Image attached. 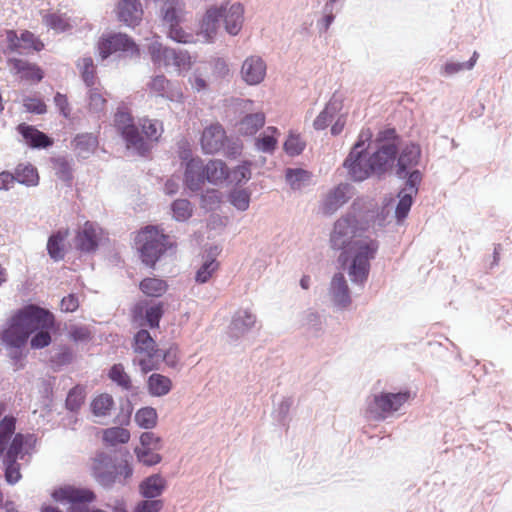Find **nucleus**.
Segmentation results:
<instances>
[{
    "label": "nucleus",
    "mask_w": 512,
    "mask_h": 512,
    "mask_svg": "<svg viewBox=\"0 0 512 512\" xmlns=\"http://www.w3.org/2000/svg\"><path fill=\"white\" fill-rule=\"evenodd\" d=\"M330 243L334 249L342 250L340 261L346 263L351 259L349 275L352 281L363 283L369 274L370 260L374 259L378 250V242L368 237L358 238L357 220L347 216L335 222Z\"/></svg>",
    "instance_id": "nucleus-1"
},
{
    "label": "nucleus",
    "mask_w": 512,
    "mask_h": 512,
    "mask_svg": "<svg viewBox=\"0 0 512 512\" xmlns=\"http://www.w3.org/2000/svg\"><path fill=\"white\" fill-rule=\"evenodd\" d=\"M16 418L5 416L0 421V457L4 452L5 479L9 484H15L21 479L18 459L28 453L25 448L31 436L15 433Z\"/></svg>",
    "instance_id": "nucleus-2"
},
{
    "label": "nucleus",
    "mask_w": 512,
    "mask_h": 512,
    "mask_svg": "<svg viewBox=\"0 0 512 512\" xmlns=\"http://www.w3.org/2000/svg\"><path fill=\"white\" fill-rule=\"evenodd\" d=\"M90 472L99 485L110 488L116 483L125 484L133 469L127 462L117 465L110 455L98 452L91 459Z\"/></svg>",
    "instance_id": "nucleus-3"
},
{
    "label": "nucleus",
    "mask_w": 512,
    "mask_h": 512,
    "mask_svg": "<svg viewBox=\"0 0 512 512\" xmlns=\"http://www.w3.org/2000/svg\"><path fill=\"white\" fill-rule=\"evenodd\" d=\"M135 243L143 263L150 267H153L159 258L174 246L170 237L156 226H146L140 230L135 237Z\"/></svg>",
    "instance_id": "nucleus-4"
},
{
    "label": "nucleus",
    "mask_w": 512,
    "mask_h": 512,
    "mask_svg": "<svg viewBox=\"0 0 512 512\" xmlns=\"http://www.w3.org/2000/svg\"><path fill=\"white\" fill-rule=\"evenodd\" d=\"M380 140L386 141L376 152L368 156L374 170V174L381 175L392 168L397 148V134L395 129H386L380 133Z\"/></svg>",
    "instance_id": "nucleus-5"
},
{
    "label": "nucleus",
    "mask_w": 512,
    "mask_h": 512,
    "mask_svg": "<svg viewBox=\"0 0 512 512\" xmlns=\"http://www.w3.org/2000/svg\"><path fill=\"white\" fill-rule=\"evenodd\" d=\"M410 399V392L388 393L382 392L373 395L368 403L367 413L376 420H383L387 416L400 410Z\"/></svg>",
    "instance_id": "nucleus-6"
},
{
    "label": "nucleus",
    "mask_w": 512,
    "mask_h": 512,
    "mask_svg": "<svg viewBox=\"0 0 512 512\" xmlns=\"http://www.w3.org/2000/svg\"><path fill=\"white\" fill-rule=\"evenodd\" d=\"M12 317L30 334L38 329H53L55 326L54 315L36 305H27L18 310Z\"/></svg>",
    "instance_id": "nucleus-7"
},
{
    "label": "nucleus",
    "mask_w": 512,
    "mask_h": 512,
    "mask_svg": "<svg viewBox=\"0 0 512 512\" xmlns=\"http://www.w3.org/2000/svg\"><path fill=\"white\" fill-rule=\"evenodd\" d=\"M97 50L102 60L117 52L139 56L140 49L134 40L125 33H108L97 42Z\"/></svg>",
    "instance_id": "nucleus-8"
},
{
    "label": "nucleus",
    "mask_w": 512,
    "mask_h": 512,
    "mask_svg": "<svg viewBox=\"0 0 512 512\" xmlns=\"http://www.w3.org/2000/svg\"><path fill=\"white\" fill-rule=\"evenodd\" d=\"M155 2H162L161 6V19L165 26L168 27V35L171 39L187 43L189 35L186 34L180 27L182 21L183 11L180 7L178 0H154Z\"/></svg>",
    "instance_id": "nucleus-9"
},
{
    "label": "nucleus",
    "mask_w": 512,
    "mask_h": 512,
    "mask_svg": "<svg viewBox=\"0 0 512 512\" xmlns=\"http://www.w3.org/2000/svg\"><path fill=\"white\" fill-rule=\"evenodd\" d=\"M364 151V142L358 141L344 162V166L354 181H363L374 174L370 159Z\"/></svg>",
    "instance_id": "nucleus-10"
},
{
    "label": "nucleus",
    "mask_w": 512,
    "mask_h": 512,
    "mask_svg": "<svg viewBox=\"0 0 512 512\" xmlns=\"http://www.w3.org/2000/svg\"><path fill=\"white\" fill-rule=\"evenodd\" d=\"M228 141L226 131L219 123H213L204 128L200 144L206 154H214L220 151Z\"/></svg>",
    "instance_id": "nucleus-11"
},
{
    "label": "nucleus",
    "mask_w": 512,
    "mask_h": 512,
    "mask_svg": "<svg viewBox=\"0 0 512 512\" xmlns=\"http://www.w3.org/2000/svg\"><path fill=\"white\" fill-rule=\"evenodd\" d=\"M143 13L142 4L139 0H120L116 6L118 20L129 27L139 25Z\"/></svg>",
    "instance_id": "nucleus-12"
},
{
    "label": "nucleus",
    "mask_w": 512,
    "mask_h": 512,
    "mask_svg": "<svg viewBox=\"0 0 512 512\" xmlns=\"http://www.w3.org/2000/svg\"><path fill=\"white\" fill-rule=\"evenodd\" d=\"M266 64L259 56H250L246 58L241 67L242 79L248 85H257L261 83L266 76Z\"/></svg>",
    "instance_id": "nucleus-13"
},
{
    "label": "nucleus",
    "mask_w": 512,
    "mask_h": 512,
    "mask_svg": "<svg viewBox=\"0 0 512 512\" xmlns=\"http://www.w3.org/2000/svg\"><path fill=\"white\" fill-rule=\"evenodd\" d=\"M7 63L22 80L38 83L44 77L43 70L35 63L19 58H10Z\"/></svg>",
    "instance_id": "nucleus-14"
},
{
    "label": "nucleus",
    "mask_w": 512,
    "mask_h": 512,
    "mask_svg": "<svg viewBox=\"0 0 512 512\" xmlns=\"http://www.w3.org/2000/svg\"><path fill=\"white\" fill-rule=\"evenodd\" d=\"M421 157V148L419 145L409 143L405 145L398 157L397 176L404 178L408 174V170L417 166Z\"/></svg>",
    "instance_id": "nucleus-15"
},
{
    "label": "nucleus",
    "mask_w": 512,
    "mask_h": 512,
    "mask_svg": "<svg viewBox=\"0 0 512 512\" xmlns=\"http://www.w3.org/2000/svg\"><path fill=\"white\" fill-rule=\"evenodd\" d=\"M57 501H68L73 504L89 503L95 499V494L89 489L75 488L73 486L62 487L52 494Z\"/></svg>",
    "instance_id": "nucleus-16"
},
{
    "label": "nucleus",
    "mask_w": 512,
    "mask_h": 512,
    "mask_svg": "<svg viewBox=\"0 0 512 512\" xmlns=\"http://www.w3.org/2000/svg\"><path fill=\"white\" fill-rule=\"evenodd\" d=\"M223 17V9L218 7L209 8L200 25V35L204 37L206 41H210L217 34L220 28Z\"/></svg>",
    "instance_id": "nucleus-17"
},
{
    "label": "nucleus",
    "mask_w": 512,
    "mask_h": 512,
    "mask_svg": "<svg viewBox=\"0 0 512 512\" xmlns=\"http://www.w3.org/2000/svg\"><path fill=\"white\" fill-rule=\"evenodd\" d=\"M99 234L96 226L87 221L76 235V246L84 252H92L98 246Z\"/></svg>",
    "instance_id": "nucleus-18"
},
{
    "label": "nucleus",
    "mask_w": 512,
    "mask_h": 512,
    "mask_svg": "<svg viewBox=\"0 0 512 512\" xmlns=\"http://www.w3.org/2000/svg\"><path fill=\"white\" fill-rule=\"evenodd\" d=\"M17 131L32 148H46L52 145V140L34 126L21 123L18 125Z\"/></svg>",
    "instance_id": "nucleus-19"
},
{
    "label": "nucleus",
    "mask_w": 512,
    "mask_h": 512,
    "mask_svg": "<svg viewBox=\"0 0 512 512\" xmlns=\"http://www.w3.org/2000/svg\"><path fill=\"white\" fill-rule=\"evenodd\" d=\"M244 8L240 3L232 4L228 9H223L222 21L226 31L231 35H237L242 28Z\"/></svg>",
    "instance_id": "nucleus-20"
},
{
    "label": "nucleus",
    "mask_w": 512,
    "mask_h": 512,
    "mask_svg": "<svg viewBox=\"0 0 512 512\" xmlns=\"http://www.w3.org/2000/svg\"><path fill=\"white\" fill-rule=\"evenodd\" d=\"M342 98L334 94L325 106L324 110L316 117L313 126L316 130H323L328 127L334 116L342 109Z\"/></svg>",
    "instance_id": "nucleus-21"
},
{
    "label": "nucleus",
    "mask_w": 512,
    "mask_h": 512,
    "mask_svg": "<svg viewBox=\"0 0 512 512\" xmlns=\"http://www.w3.org/2000/svg\"><path fill=\"white\" fill-rule=\"evenodd\" d=\"M29 335L30 333L11 317L9 326L3 332L2 339L6 344L20 348L26 343Z\"/></svg>",
    "instance_id": "nucleus-22"
},
{
    "label": "nucleus",
    "mask_w": 512,
    "mask_h": 512,
    "mask_svg": "<svg viewBox=\"0 0 512 512\" xmlns=\"http://www.w3.org/2000/svg\"><path fill=\"white\" fill-rule=\"evenodd\" d=\"M204 167L200 158L191 159L186 163L185 182L192 191L198 190L204 182Z\"/></svg>",
    "instance_id": "nucleus-23"
},
{
    "label": "nucleus",
    "mask_w": 512,
    "mask_h": 512,
    "mask_svg": "<svg viewBox=\"0 0 512 512\" xmlns=\"http://www.w3.org/2000/svg\"><path fill=\"white\" fill-rule=\"evenodd\" d=\"M76 67L79 71L81 79L87 87L100 84L99 78L97 76V67L94 64L92 57L85 56L79 58L76 62Z\"/></svg>",
    "instance_id": "nucleus-24"
},
{
    "label": "nucleus",
    "mask_w": 512,
    "mask_h": 512,
    "mask_svg": "<svg viewBox=\"0 0 512 512\" xmlns=\"http://www.w3.org/2000/svg\"><path fill=\"white\" fill-rule=\"evenodd\" d=\"M348 185L340 184L330 191L323 203V211L331 214L348 200Z\"/></svg>",
    "instance_id": "nucleus-25"
},
{
    "label": "nucleus",
    "mask_w": 512,
    "mask_h": 512,
    "mask_svg": "<svg viewBox=\"0 0 512 512\" xmlns=\"http://www.w3.org/2000/svg\"><path fill=\"white\" fill-rule=\"evenodd\" d=\"M121 136L126 142L128 148H134L141 155H145L150 151L149 144L140 135L139 130L135 124L127 127L122 132Z\"/></svg>",
    "instance_id": "nucleus-26"
},
{
    "label": "nucleus",
    "mask_w": 512,
    "mask_h": 512,
    "mask_svg": "<svg viewBox=\"0 0 512 512\" xmlns=\"http://www.w3.org/2000/svg\"><path fill=\"white\" fill-rule=\"evenodd\" d=\"M134 364L138 365L144 374L158 370L161 363V350L134 352Z\"/></svg>",
    "instance_id": "nucleus-27"
},
{
    "label": "nucleus",
    "mask_w": 512,
    "mask_h": 512,
    "mask_svg": "<svg viewBox=\"0 0 512 512\" xmlns=\"http://www.w3.org/2000/svg\"><path fill=\"white\" fill-rule=\"evenodd\" d=\"M265 114L262 112L248 114L238 123V132L244 136H252L265 124Z\"/></svg>",
    "instance_id": "nucleus-28"
},
{
    "label": "nucleus",
    "mask_w": 512,
    "mask_h": 512,
    "mask_svg": "<svg viewBox=\"0 0 512 512\" xmlns=\"http://www.w3.org/2000/svg\"><path fill=\"white\" fill-rule=\"evenodd\" d=\"M151 60L158 66H173L174 49L165 47L161 43L154 42L148 47Z\"/></svg>",
    "instance_id": "nucleus-29"
},
{
    "label": "nucleus",
    "mask_w": 512,
    "mask_h": 512,
    "mask_svg": "<svg viewBox=\"0 0 512 512\" xmlns=\"http://www.w3.org/2000/svg\"><path fill=\"white\" fill-rule=\"evenodd\" d=\"M331 290L337 305L346 307L350 303L349 290L343 274L339 273L333 277Z\"/></svg>",
    "instance_id": "nucleus-30"
},
{
    "label": "nucleus",
    "mask_w": 512,
    "mask_h": 512,
    "mask_svg": "<svg viewBox=\"0 0 512 512\" xmlns=\"http://www.w3.org/2000/svg\"><path fill=\"white\" fill-rule=\"evenodd\" d=\"M165 487V479L159 474H154L146 478L140 484V491L141 494L146 498H155L161 495Z\"/></svg>",
    "instance_id": "nucleus-31"
},
{
    "label": "nucleus",
    "mask_w": 512,
    "mask_h": 512,
    "mask_svg": "<svg viewBox=\"0 0 512 512\" xmlns=\"http://www.w3.org/2000/svg\"><path fill=\"white\" fill-rule=\"evenodd\" d=\"M130 436L129 430L123 427H110L102 430V440L107 447L126 444L130 440Z\"/></svg>",
    "instance_id": "nucleus-32"
},
{
    "label": "nucleus",
    "mask_w": 512,
    "mask_h": 512,
    "mask_svg": "<svg viewBox=\"0 0 512 512\" xmlns=\"http://www.w3.org/2000/svg\"><path fill=\"white\" fill-rule=\"evenodd\" d=\"M87 108L90 113L100 115L104 113L107 100L103 95L101 84L88 87Z\"/></svg>",
    "instance_id": "nucleus-33"
},
{
    "label": "nucleus",
    "mask_w": 512,
    "mask_h": 512,
    "mask_svg": "<svg viewBox=\"0 0 512 512\" xmlns=\"http://www.w3.org/2000/svg\"><path fill=\"white\" fill-rule=\"evenodd\" d=\"M115 405L113 397L108 393H101L93 398L90 409L96 417H106L111 414Z\"/></svg>",
    "instance_id": "nucleus-34"
},
{
    "label": "nucleus",
    "mask_w": 512,
    "mask_h": 512,
    "mask_svg": "<svg viewBox=\"0 0 512 512\" xmlns=\"http://www.w3.org/2000/svg\"><path fill=\"white\" fill-rule=\"evenodd\" d=\"M204 176L209 182L218 183L229 177L227 165L222 160H211L204 168Z\"/></svg>",
    "instance_id": "nucleus-35"
},
{
    "label": "nucleus",
    "mask_w": 512,
    "mask_h": 512,
    "mask_svg": "<svg viewBox=\"0 0 512 512\" xmlns=\"http://www.w3.org/2000/svg\"><path fill=\"white\" fill-rule=\"evenodd\" d=\"M148 391L153 396H164L172 388V381L169 377L154 373L149 376L147 381Z\"/></svg>",
    "instance_id": "nucleus-36"
},
{
    "label": "nucleus",
    "mask_w": 512,
    "mask_h": 512,
    "mask_svg": "<svg viewBox=\"0 0 512 512\" xmlns=\"http://www.w3.org/2000/svg\"><path fill=\"white\" fill-rule=\"evenodd\" d=\"M69 232L58 231L57 233L50 236L47 243V251L52 259L55 261L62 260L64 258V241L67 238Z\"/></svg>",
    "instance_id": "nucleus-37"
},
{
    "label": "nucleus",
    "mask_w": 512,
    "mask_h": 512,
    "mask_svg": "<svg viewBox=\"0 0 512 512\" xmlns=\"http://www.w3.org/2000/svg\"><path fill=\"white\" fill-rule=\"evenodd\" d=\"M139 288L148 297H161L167 291L168 285L162 279L148 277L140 282Z\"/></svg>",
    "instance_id": "nucleus-38"
},
{
    "label": "nucleus",
    "mask_w": 512,
    "mask_h": 512,
    "mask_svg": "<svg viewBox=\"0 0 512 512\" xmlns=\"http://www.w3.org/2000/svg\"><path fill=\"white\" fill-rule=\"evenodd\" d=\"M14 175L16 181L26 186H36L39 182L37 169L31 164H19Z\"/></svg>",
    "instance_id": "nucleus-39"
},
{
    "label": "nucleus",
    "mask_w": 512,
    "mask_h": 512,
    "mask_svg": "<svg viewBox=\"0 0 512 512\" xmlns=\"http://www.w3.org/2000/svg\"><path fill=\"white\" fill-rule=\"evenodd\" d=\"M151 93L157 96L172 99L174 92L172 89V83L164 76L157 75L148 84Z\"/></svg>",
    "instance_id": "nucleus-40"
},
{
    "label": "nucleus",
    "mask_w": 512,
    "mask_h": 512,
    "mask_svg": "<svg viewBox=\"0 0 512 512\" xmlns=\"http://www.w3.org/2000/svg\"><path fill=\"white\" fill-rule=\"evenodd\" d=\"M133 351H154L158 350L156 341L151 337L147 330L141 329L135 335L133 339Z\"/></svg>",
    "instance_id": "nucleus-41"
},
{
    "label": "nucleus",
    "mask_w": 512,
    "mask_h": 512,
    "mask_svg": "<svg viewBox=\"0 0 512 512\" xmlns=\"http://www.w3.org/2000/svg\"><path fill=\"white\" fill-rule=\"evenodd\" d=\"M20 49L26 52H40L44 49L43 41L29 30H23L20 34Z\"/></svg>",
    "instance_id": "nucleus-42"
},
{
    "label": "nucleus",
    "mask_w": 512,
    "mask_h": 512,
    "mask_svg": "<svg viewBox=\"0 0 512 512\" xmlns=\"http://www.w3.org/2000/svg\"><path fill=\"white\" fill-rule=\"evenodd\" d=\"M140 125L142 132L150 141L157 142L164 131L163 123L159 120L144 118L141 120Z\"/></svg>",
    "instance_id": "nucleus-43"
},
{
    "label": "nucleus",
    "mask_w": 512,
    "mask_h": 512,
    "mask_svg": "<svg viewBox=\"0 0 512 512\" xmlns=\"http://www.w3.org/2000/svg\"><path fill=\"white\" fill-rule=\"evenodd\" d=\"M157 412L152 407L139 409L135 414V422L144 429H151L157 424Z\"/></svg>",
    "instance_id": "nucleus-44"
},
{
    "label": "nucleus",
    "mask_w": 512,
    "mask_h": 512,
    "mask_svg": "<svg viewBox=\"0 0 512 512\" xmlns=\"http://www.w3.org/2000/svg\"><path fill=\"white\" fill-rule=\"evenodd\" d=\"M109 378L125 390L132 388L130 376L125 372L122 364H114L108 374Z\"/></svg>",
    "instance_id": "nucleus-45"
},
{
    "label": "nucleus",
    "mask_w": 512,
    "mask_h": 512,
    "mask_svg": "<svg viewBox=\"0 0 512 512\" xmlns=\"http://www.w3.org/2000/svg\"><path fill=\"white\" fill-rule=\"evenodd\" d=\"M85 389L79 385L72 388L66 398V407L71 411H77L85 401Z\"/></svg>",
    "instance_id": "nucleus-46"
},
{
    "label": "nucleus",
    "mask_w": 512,
    "mask_h": 512,
    "mask_svg": "<svg viewBox=\"0 0 512 512\" xmlns=\"http://www.w3.org/2000/svg\"><path fill=\"white\" fill-rule=\"evenodd\" d=\"M158 449L136 447L134 452L138 461L146 466H153L161 461V456L156 452Z\"/></svg>",
    "instance_id": "nucleus-47"
},
{
    "label": "nucleus",
    "mask_w": 512,
    "mask_h": 512,
    "mask_svg": "<svg viewBox=\"0 0 512 512\" xmlns=\"http://www.w3.org/2000/svg\"><path fill=\"white\" fill-rule=\"evenodd\" d=\"M44 24L58 32H64L69 29L70 24L64 15L58 13H49L43 17Z\"/></svg>",
    "instance_id": "nucleus-48"
},
{
    "label": "nucleus",
    "mask_w": 512,
    "mask_h": 512,
    "mask_svg": "<svg viewBox=\"0 0 512 512\" xmlns=\"http://www.w3.org/2000/svg\"><path fill=\"white\" fill-rule=\"evenodd\" d=\"M218 269L219 262L215 259L206 260L196 273V282L200 284L206 283Z\"/></svg>",
    "instance_id": "nucleus-49"
},
{
    "label": "nucleus",
    "mask_w": 512,
    "mask_h": 512,
    "mask_svg": "<svg viewBox=\"0 0 512 512\" xmlns=\"http://www.w3.org/2000/svg\"><path fill=\"white\" fill-rule=\"evenodd\" d=\"M267 132H271V135H263L255 141V145L258 150L266 153H272L277 145V139L273 134L277 133L278 130L275 127H268Z\"/></svg>",
    "instance_id": "nucleus-50"
},
{
    "label": "nucleus",
    "mask_w": 512,
    "mask_h": 512,
    "mask_svg": "<svg viewBox=\"0 0 512 512\" xmlns=\"http://www.w3.org/2000/svg\"><path fill=\"white\" fill-rule=\"evenodd\" d=\"M172 212L177 221H185L192 215L191 203L186 199L175 200L172 204Z\"/></svg>",
    "instance_id": "nucleus-51"
},
{
    "label": "nucleus",
    "mask_w": 512,
    "mask_h": 512,
    "mask_svg": "<svg viewBox=\"0 0 512 512\" xmlns=\"http://www.w3.org/2000/svg\"><path fill=\"white\" fill-rule=\"evenodd\" d=\"M286 179L293 189H300L304 183L310 180V174L303 169H288Z\"/></svg>",
    "instance_id": "nucleus-52"
},
{
    "label": "nucleus",
    "mask_w": 512,
    "mask_h": 512,
    "mask_svg": "<svg viewBox=\"0 0 512 512\" xmlns=\"http://www.w3.org/2000/svg\"><path fill=\"white\" fill-rule=\"evenodd\" d=\"M305 147V142L301 139L300 135L290 133L284 143V149L287 154L291 156L299 155Z\"/></svg>",
    "instance_id": "nucleus-53"
},
{
    "label": "nucleus",
    "mask_w": 512,
    "mask_h": 512,
    "mask_svg": "<svg viewBox=\"0 0 512 512\" xmlns=\"http://www.w3.org/2000/svg\"><path fill=\"white\" fill-rule=\"evenodd\" d=\"M73 145L80 151H89L97 145V138L91 133L77 135L73 140Z\"/></svg>",
    "instance_id": "nucleus-54"
},
{
    "label": "nucleus",
    "mask_w": 512,
    "mask_h": 512,
    "mask_svg": "<svg viewBox=\"0 0 512 512\" xmlns=\"http://www.w3.org/2000/svg\"><path fill=\"white\" fill-rule=\"evenodd\" d=\"M164 313V307L162 303L154 304L148 307L145 311V319L151 328L159 326L160 319Z\"/></svg>",
    "instance_id": "nucleus-55"
},
{
    "label": "nucleus",
    "mask_w": 512,
    "mask_h": 512,
    "mask_svg": "<svg viewBox=\"0 0 512 512\" xmlns=\"http://www.w3.org/2000/svg\"><path fill=\"white\" fill-rule=\"evenodd\" d=\"M478 57H479V55L475 51L473 53L472 57L470 58V60L466 63H454V62L446 63L443 67V72L446 75H452V74L457 73L464 69L470 70L476 64Z\"/></svg>",
    "instance_id": "nucleus-56"
},
{
    "label": "nucleus",
    "mask_w": 512,
    "mask_h": 512,
    "mask_svg": "<svg viewBox=\"0 0 512 512\" xmlns=\"http://www.w3.org/2000/svg\"><path fill=\"white\" fill-rule=\"evenodd\" d=\"M229 176L237 184L248 181L251 178V162H243L229 173Z\"/></svg>",
    "instance_id": "nucleus-57"
},
{
    "label": "nucleus",
    "mask_w": 512,
    "mask_h": 512,
    "mask_svg": "<svg viewBox=\"0 0 512 512\" xmlns=\"http://www.w3.org/2000/svg\"><path fill=\"white\" fill-rule=\"evenodd\" d=\"M133 124H134V119L129 112L123 111V110H118L115 113L114 126L119 133L122 132L127 127L132 126Z\"/></svg>",
    "instance_id": "nucleus-58"
},
{
    "label": "nucleus",
    "mask_w": 512,
    "mask_h": 512,
    "mask_svg": "<svg viewBox=\"0 0 512 512\" xmlns=\"http://www.w3.org/2000/svg\"><path fill=\"white\" fill-rule=\"evenodd\" d=\"M23 105L25 109L31 113L44 114L47 111V106L44 101L37 97L24 98Z\"/></svg>",
    "instance_id": "nucleus-59"
},
{
    "label": "nucleus",
    "mask_w": 512,
    "mask_h": 512,
    "mask_svg": "<svg viewBox=\"0 0 512 512\" xmlns=\"http://www.w3.org/2000/svg\"><path fill=\"white\" fill-rule=\"evenodd\" d=\"M39 331L32 337L30 344L34 349H41L51 343V329H38Z\"/></svg>",
    "instance_id": "nucleus-60"
},
{
    "label": "nucleus",
    "mask_w": 512,
    "mask_h": 512,
    "mask_svg": "<svg viewBox=\"0 0 512 512\" xmlns=\"http://www.w3.org/2000/svg\"><path fill=\"white\" fill-rule=\"evenodd\" d=\"M173 66L178 70H188L191 67V57L190 55L182 50L174 49V58H173Z\"/></svg>",
    "instance_id": "nucleus-61"
},
{
    "label": "nucleus",
    "mask_w": 512,
    "mask_h": 512,
    "mask_svg": "<svg viewBox=\"0 0 512 512\" xmlns=\"http://www.w3.org/2000/svg\"><path fill=\"white\" fill-rule=\"evenodd\" d=\"M231 203L240 210H246L249 207L250 196L245 190H236L230 195Z\"/></svg>",
    "instance_id": "nucleus-62"
},
{
    "label": "nucleus",
    "mask_w": 512,
    "mask_h": 512,
    "mask_svg": "<svg viewBox=\"0 0 512 512\" xmlns=\"http://www.w3.org/2000/svg\"><path fill=\"white\" fill-rule=\"evenodd\" d=\"M233 323L237 328L248 329L255 324V316L247 310L239 311Z\"/></svg>",
    "instance_id": "nucleus-63"
},
{
    "label": "nucleus",
    "mask_w": 512,
    "mask_h": 512,
    "mask_svg": "<svg viewBox=\"0 0 512 512\" xmlns=\"http://www.w3.org/2000/svg\"><path fill=\"white\" fill-rule=\"evenodd\" d=\"M143 448L160 449L161 439L153 432H144L140 436V446Z\"/></svg>",
    "instance_id": "nucleus-64"
}]
</instances>
